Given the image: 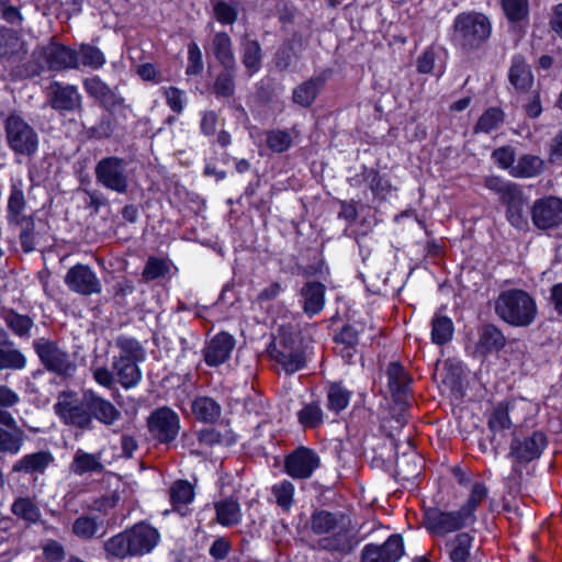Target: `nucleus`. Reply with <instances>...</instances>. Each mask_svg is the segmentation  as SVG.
<instances>
[{
	"instance_id": "nucleus-1",
	"label": "nucleus",
	"mask_w": 562,
	"mask_h": 562,
	"mask_svg": "<svg viewBox=\"0 0 562 562\" xmlns=\"http://www.w3.org/2000/svg\"><path fill=\"white\" fill-rule=\"evenodd\" d=\"M307 526L318 537L313 546L315 550L346 557L352 553L359 543L351 520L341 512L316 509L312 513Z\"/></svg>"
},
{
	"instance_id": "nucleus-2",
	"label": "nucleus",
	"mask_w": 562,
	"mask_h": 562,
	"mask_svg": "<svg viewBox=\"0 0 562 562\" xmlns=\"http://www.w3.org/2000/svg\"><path fill=\"white\" fill-rule=\"evenodd\" d=\"M159 541L160 533L155 527L138 522L110 538L104 550L117 559L143 557L150 553Z\"/></svg>"
},
{
	"instance_id": "nucleus-3",
	"label": "nucleus",
	"mask_w": 562,
	"mask_h": 562,
	"mask_svg": "<svg viewBox=\"0 0 562 562\" xmlns=\"http://www.w3.org/2000/svg\"><path fill=\"white\" fill-rule=\"evenodd\" d=\"M115 346L119 355L113 356L111 368L123 389H133L143 378L138 363L145 359V349L137 339L125 335L115 339Z\"/></svg>"
},
{
	"instance_id": "nucleus-4",
	"label": "nucleus",
	"mask_w": 562,
	"mask_h": 562,
	"mask_svg": "<svg viewBox=\"0 0 562 562\" xmlns=\"http://www.w3.org/2000/svg\"><path fill=\"white\" fill-rule=\"evenodd\" d=\"M495 313L512 326L527 327L535 322L538 307L536 300L528 292L510 289L499 293L495 301Z\"/></svg>"
},
{
	"instance_id": "nucleus-5",
	"label": "nucleus",
	"mask_w": 562,
	"mask_h": 562,
	"mask_svg": "<svg viewBox=\"0 0 562 562\" xmlns=\"http://www.w3.org/2000/svg\"><path fill=\"white\" fill-rule=\"evenodd\" d=\"M492 24L479 12H463L454 18L451 40L463 52L480 49L491 37Z\"/></svg>"
},
{
	"instance_id": "nucleus-6",
	"label": "nucleus",
	"mask_w": 562,
	"mask_h": 562,
	"mask_svg": "<svg viewBox=\"0 0 562 562\" xmlns=\"http://www.w3.org/2000/svg\"><path fill=\"white\" fill-rule=\"evenodd\" d=\"M32 345L41 364L47 371L61 378H70L76 373L77 363L74 357L58 341L40 337Z\"/></svg>"
},
{
	"instance_id": "nucleus-7",
	"label": "nucleus",
	"mask_w": 562,
	"mask_h": 562,
	"mask_svg": "<svg viewBox=\"0 0 562 562\" xmlns=\"http://www.w3.org/2000/svg\"><path fill=\"white\" fill-rule=\"evenodd\" d=\"M547 437L541 431H533L526 437H514L510 442L509 457L514 459L508 482L513 487H519L522 477L521 464L540 458L547 447Z\"/></svg>"
},
{
	"instance_id": "nucleus-8",
	"label": "nucleus",
	"mask_w": 562,
	"mask_h": 562,
	"mask_svg": "<svg viewBox=\"0 0 562 562\" xmlns=\"http://www.w3.org/2000/svg\"><path fill=\"white\" fill-rule=\"evenodd\" d=\"M5 139L15 156L33 157L40 146L36 130L21 115L10 114L4 121Z\"/></svg>"
},
{
	"instance_id": "nucleus-9",
	"label": "nucleus",
	"mask_w": 562,
	"mask_h": 562,
	"mask_svg": "<svg viewBox=\"0 0 562 562\" xmlns=\"http://www.w3.org/2000/svg\"><path fill=\"white\" fill-rule=\"evenodd\" d=\"M54 412L66 425L81 429L91 428V414L86 403V391L81 398L72 391L60 392L54 404Z\"/></svg>"
},
{
	"instance_id": "nucleus-10",
	"label": "nucleus",
	"mask_w": 562,
	"mask_h": 562,
	"mask_svg": "<svg viewBox=\"0 0 562 562\" xmlns=\"http://www.w3.org/2000/svg\"><path fill=\"white\" fill-rule=\"evenodd\" d=\"M128 162L117 156L100 159L94 167L97 182L119 194H124L130 186Z\"/></svg>"
},
{
	"instance_id": "nucleus-11",
	"label": "nucleus",
	"mask_w": 562,
	"mask_h": 562,
	"mask_svg": "<svg viewBox=\"0 0 562 562\" xmlns=\"http://www.w3.org/2000/svg\"><path fill=\"white\" fill-rule=\"evenodd\" d=\"M423 522L425 528L437 537L460 531L472 525L460 508L448 512L439 507L425 508Z\"/></svg>"
},
{
	"instance_id": "nucleus-12",
	"label": "nucleus",
	"mask_w": 562,
	"mask_h": 562,
	"mask_svg": "<svg viewBox=\"0 0 562 562\" xmlns=\"http://www.w3.org/2000/svg\"><path fill=\"white\" fill-rule=\"evenodd\" d=\"M150 435L160 443L172 442L180 429V418L168 407L155 409L147 420Z\"/></svg>"
},
{
	"instance_id": "nucleus-13",
	"label": "nucleus",
	"mask_w": 562,
	"mask_h": 562,
	"mask_svg": "<svg viewBox=\"0 0 562 562\" xmlns=\"http://www.w3.org/2000/svg\"><path fill=\"white\" fill-rule=\"evenodd\" d=\"M38 58L47 66L49 70L63 71L66 69H78L79 58L76 49L70 48L57 42L48 44L37 49Z\"/></svg>"
},
{
	"instance_id": "nucleus-14",
	"label": "nucleus",
	"mask_w": 562,
	"mask_h": 562,
	"mask_svg": "<svg viewBox=\"0 0 562 562\" xmlns=\"http://www.w3.org/2000/svg\"><path fill=\"white\" fill-rule=\"evenodd\" d=\"M403 554V538L393 533L383 543H367L360 552V562H397Z\"/></svg>"
},
{
	"instance_id": "nucleus-15",
	"label": "nucleus",
	"mask_w": 562,
	"mask_h": 562,
	"mask_svg": "<svg viewBox=\"0 0 562 562\" xmlns=\"http://www.w3.org/2000/svg\"><path fill=\"white\" fill-rule=\"evenodd\" d=\"M47 102L58 112H76L82 109V95L75 85L53 81L47 87Z\"/></svg>"
},
{
	"instance_id": "nucleus-16",
	"label": "nucleus",
	"mask_w": 562,
	"mask_h": 562,
	"mask_svg": "<svg viewBox=\"0 0 562 562\" xmlns=\"http://www.w3.org/2000/svg\"><path fill=\"white\" fill-rule=\"evenodd\" d=\"M64 281L70 291L80 295L89 296L102 291L101 281L88 265L77 263L71 267Z\"/></svg>"
},
{
	"instance_id": "nucleus-17",
	"label": "nucleus",
	"mask_w": 562,
	"mask_h": 562,
	"mask_svg": "<svg viewBox=\"0 0 562 562\" xmlns=\"http://www.w3.org/2000/svg\"><path fill=\"white\" fill-rule=\"evenodd\" d=\"M531 220L539 229H550L562 224V199L546 196L533 202Z\"/></svg>"
},
{
	"instance_id": "nucleus-18",
	"label": "nucleus",
	"mask_w": 562,
	"mask_h": 562,
	"mask_svg": "<svg viewBox=\"0 0 562 562\" xmlns=\"http://www.w3.org/2000/svg\"><path fill=\"white\" fill-rule=\"evenodd\" d=\"M321 465L318 454L308 448L300 447L285 459V472L293 479H308Z\"/></svg>"
},
{
	"instance_id": "nucleus-19",
	"label": "nucleus",
	"mask_w": 562,
	"mask_h": 562,
	"mask_svg": "<svg viewBox=\"0 0 562 562\" xmlns=\"http://www.w3.org/2000/svg\"><path fill=\"white\" fill-rule=\"evenodd\" d=\"M0 454H19L26 440L25 431L12 415H0Z\"/></svg>"
},
{
	"instance_id": "nucleus-20",
	"label": "nucleus",
	"mask_w": 562,
	"mask_h": 562,
	"mask_svg": "<svg viewBox=\"0 0 562 562\" xmlns=\"http://www.w3.org/2000/svg\"><path fill=\"white\" fill-rule=\"evenodd\" d=\"M484 187L498 196V201L506 206V210L527 199L522 188L518 183L498 176L486 177Z\"/></svg>"
},
{
	"instance_id": "nucleus-21",
	"label": "nucleus",
	"mask_w": 562,
	"mask_h": 562,
	"mask_svg": "<svg viewBox=\"0 0 562 562\" xmlns=\"http://www.w3.org/2000/svg\"><path fill=\"white\" fill-rule=\"evenodd\" d=\"M235 338L225 331L216 334L210 339L204 349L203 356L207 366L217 367L226 362L235 348Z\"/></svg>"
},
{
	"instance_id": "nucleus-22",
	"label": "nucleus",
	"mask_w": 562,
	"mask_h": 562,
	"mask_svg": "<svg viewBox=\"0 0 562 562\" xmlns=\"http://www.w3.org/2000/svg\"><path fill=\"white\" fill-rule=\"evenodd\" d=\"M387 386L394 402L403 412L407 406V392L411 379L398 362H390L386 369Z\"/></svg>"
},
{
	"instance_id": "nucleus-23",
	"label": "nucleus",
	"mask_w": 562,
	"mask_h": 562,
	"mask_svg": "<svg viewBox=\"0 0 562 562\" xmlns=\"http://www.w3.org/2000/svg\"><path fill=\"white\" fill-rule=\"evenodd\" d=\"M474 541L471 532L460 531L445 541L442 550L450 562H471Z\"/></svg>"
},
{
	"instance_id": "nucleus-24",
	"label": "nucleus",
	"mask_w": 562,
	"mask_h": 562,
	"mask_svg": "<svg viewBox=\"0 0 562 562\" xmlns=\"http://www.w3.org/2000/svg\"><path fill=\"white\" fill-rule=\"evenodd\" d=\"M86 403L90 408L91 420L111 426L121 418V412L108 400L101 397L92 390H86Z\"/></svg>"
},
{
	"instance_id": "nucleus-25",
	"label": "nucleus",
	"mask_w": 562,
	"mask_h": 562,
	"mask_svg": "<svg viewBox=\"0 0 562 562\" xmlns=\"http://www.w3.org/2000/svg\"><path fill=\"white\" fill-rule=\"evenodd\" d=\"M54 461L49 451L29 453L16 460L11 468L13 473H23L31 476L44 474L48 465Z\"/></svg>"
},
{
	"instance_id": "nucleus-26",
	"label": "nucleus",
	"mask_w": 562,
	"mask_h": 562,
	"mask_svg": "<svg viewBox=\"0 0 562 562\" xmlns=\"http://www.w3.org/2000/svg\"><path fill=\"white\" fill-rule=\"evenodd\" d=\"M82 83L86 92L106 109H112L123 103V99L115 89L110 88L99 76L86 78Z\"/></svg>"
},
{
	"instance_id": "nucleus-27",
	"label": "nucleus",
	"mask_w": 562,
	"mask_h": 562,
	"mask_svg": "<svg viewBox=\"0 0 562 562\" xmlns=\"http://www.w3.org/2000/svg\"><path fill=\"white\" fill-rule=\"evenodd\" d=\"M211 50L216 60L225 69H236V58L233 50V41L231 36L224 32H215L211 41Z\"/></svg>"
},
{
	"instance_id": "nucleus-28",
	"label": "nucleus",
	"mask_w": 562,
	"mask_h": 562,
	"mask_svg": "<svg viewBox=\"0 0 562 562\" xmlns=\"http://www.w3.org/2000/svg\"><path fill=\"white\" fill-rule=\"evenodd\" d=\"M325 285L317 281L306 282L301 289L303 311L308 316L321 313L325 305Z\"/></svg>"
},
{
	"instance_id": "nucleus-29",
	"label": "nucleus",
	"mask_w": 562,
	"mask_h": 562,
	"mask_svg": "<svg viewBox=\"0 0 562 562\" xmlns=\"http://www.w3.org/2000/svg\"><path fill=\"white\" fill-rule=\"evenodd\" d=\"M72 533L85 541L103 537L105 533L104 520L100 516L81 515L72 522Z\"/></svg>"
},
{
	"instance_id": "nucleus-30",
	"label": "nucleus",
	"mask_w": 562,
	"mask_h": 562,
	"mask_svg": "<svg viewBox=\"0 0 562 562\" xmlns=\"http://www.w3.org/2000/svg\"><path fill=\"white\" fill-rule=\"evenodd\" d=\"M270 355L290 374L300 371L306 363L303 352L288 345H284L282 349L274 346L270 350Z\"/></svg>"
},
{
	"instance_id": "nucleus-31",
	"label": "nucleus",
	"mask_w": 562,
	"mask_h": 562,
	"mask_svg": "<svg viewBox=\"0 0 562 562\" xmlns=\"http://www.w3.org/2000/svg\"><path fill=\"white\" fill-rule=\"evenodd\" d=\"M508 78L515 89L520 92L528 91L532 86L533 75L522 56L516 55L512 58Z\"/></svg>"
},
{
	"instance_id": "nucleus-32",
	"label": "nucleus",
	"mask_w": 562,
	"mask_h": 562,
	"mask_svg": "<svg viewBox=\"0 0 562 562\" xmlns=\"http://www.w3.org/2000/svg\"><path fill=\"white\" fill-rule=\"evenodd\" d=\"M11 513L27 526L44 524L38 505L30 496L16 497L11 504Z\"/></svg>"
},
{
	"instance_id": "nucleus-33",
	"label": "nucleus",
	"mask_w": 562,
	"mask_h": 562,
	"mask_svg": "<svg viewBox=\"0 0 562 562\" xmlns=\"http://www.w3.org/2000/svg\"><path fill=\"white\" fill-rule=\"evenodd\" d=\"M69 469L76 475L101 473L104 470L102 452L89 453L78 449L72 458Z\"/></svg>"
},
{
	"instance_id": "nucleus-34",
	"label": "nucleus",
	"mask_w": 562,
	"mask_h": 562,
	"mask_svg": "<svg viewBox=\"0 0 562 562\" xmlns=\"http://www.w3.org/2000/svg\"><path fill=\"white\" fill-rule=\"evenodd\" d=\"M216 521L223 527H233L241 521L243 514L239 502L234 497H225L214 504Z\"/></svg>"
},
{
	"instance_id": "nucleus-35",
	"label": "nucleus",
	"mask_w": 562,
	"mask_h": 562,
	"mask_svg": "<svg viewBox=\"0 0 562 562\" xmlns=\"http://www.w3.org/2000/svg\"><path fill=\"white\" fill-rule=\"evenodd\" d=\"M544 161L535 155L526 154L518 158L509 173L515 178H533L543 170Z\"/></svg>"
},
{
	"instance_id": "nucleus-36",
	"label": "nucleus",
	"mask_w": 562,
	"mask_h": 562,
	"mask_svg": "<svg viewBox=\"0 0 562 562\" xmlns=\"http://www.w3.org/2000/svg\"><path fill=\"white\" fill-rule=\"evenodd\" d=\"M262 61V49L258 41L245 37L241 41V63L249 75L256 74Z\"/></svg>"
},
{
	"instance_id": "nucleus-37",
	"label": "nucleus",
	"mask_w": 562,
	"mask_h": 562,
	"mask_svg": "<svg viewBox=\"0 0 562 562\" xmlns=\"http://www.w3.org/2000/svg\"><path fill=\"white\" fill-rule=\"evenodd\" d=\"M324 85V78H311L293 90L292 99L296 104L310 106L316 99L319 90Z\"/></svg>"
},
{
	"instance_id": "nucleus-38",
	"label": "nucleus",
	"mask_w": 562,
	"mask_h": 562,
	"mask_svg": "<svg viewBox=\"0 0 562 562\" xmlns=\"http://www.w3.org/2000/svg\"><path fill=\"white\" fill-rule=\"evenodd\" d=\"M221 406L212 397H198L192 403V412L196 419L204 423H213L221 415Z\"/></svg>"
},
{
	"instance_id": "nucleus-39",
	"label": "nucleus",
	"mask_w": 562,
	"mask_h": 562,
	"mask_svg": "<svg viewBox=\"0 0 562 562\" xmlns=\"http://www.w3.org/2000/svg\"><path fill=\"white\" fill-rule=\"evenodd\" d=\"M201 445L213 447L215 445L232 446L236 442V436L231 429L224 428L223 431L216 428H204L196 432Z\"/></svg>"
},
{
	"instance_id": "nucleus-40",
	"label": "nucleus",
	"mask_w": 562,
	"mask_h": 562,
	"mask_svg": "<svg viewBox=\"0 0 562 562\" xmlns=\"http://www.w3.org/2000/svg\"><path fill=\"white\" fill-rule=\"evenodd\" d=\"M170 502L175 510L181 509L194 499V490L190 482L186 480L176 481L169 488Z\"/></svg>"
},
{
	"instance_id": "nucleus-41",
	"label": "nucleus",
	"mask_w": 562,
	"mask_h": 562,
	"mask_svg": "<svg viewBox=\"0 0 562 562\" xmlns=\"http://www.w3.org/2000/svg\"><path fill=\"white\" fill-rule=\"evenodd\" d=\"M505 345V337L494 325H485L480 331L477 346L485 352L499 350Z\"/></svg>"
},
{
	"instance_id": "nucleus-42",
	"label": "nucleus",
	"mask_w": 562,
	"mask_h": 562,
	"mask_svg": "<svg viewBox=\"0 0 562 562\" xmlns=\"http://www.w3.org/2000/svg\"><path fill=\"white\" fill-rule=\"evenodd\" d=\"M3 321L7 327L21 338L30 337V331L34 326V322L30 316L19 314L13 310L4 313Z\"/></svg>"
},
{
	"instance_id": "nucleus-43",
	"label": "nucleus",
	"mask_w": 562,
	"mask_h": 562,
	"mask_svg": "<svg viewBox=\"0 0 562 562\" xmlns=\"http://www.w3.org/2000/svg\"><path fill=\"white\" fill-rule=\"evenodd\" d=\"M431 340L437 345H445L453 335V323L448 316L435 314L431 321Z\"/></svg>"
},
{
	"instance_id": "nucleus-44",
	"label": "nucleus",
	"mask_w": 562,
	"mask_h": 562,
	"mask_svg": "<svg viewBox=\"0 0 562 562\" xmlns=\"http://www.w3.org/2000/svg\"><path fill=\"white\" fill-rule=\"evenodd\" d=\"M79 58V67H89L91 69H100L106 61L104 54L98 47L90 44H80L76 49Z\"/></svg>"
},
{
	"instance_id": "nucleus-45",
	"label": "nucleus",
	"mask_w": 562,
	"mask_h": 562,
	"mask_svg": "<svg viewBox=\"0 0 562 562\" xmlns=\"http://www.w3.org/2000/svg\"><path fill=\"white\" fill-rule=\"evenodd\" d=\"M351 398V392L341 383H333L327 390V408L334 413L344 411Z\"/></svg>"
},
{
	"instance_id": "nucleus-46",
	"label": "nucleus",
	"mask_w": 562,
	"mask_h": 562,
	"mask_svg": "<svg viewBox=\"0 0 562 562\" xmlns=\"http://www.w3.org/2000/svg\"><path fill=\"white\" fill-rule=\"evenodd\" d=\"M487 497V487L483 483H475L467 502L460 507L461 512L473 525L476 521V508Z\"/></svg>"
},
{
	"instance_id": "nucleus-47",
	"label": "nucleus",
	"mask_w": 562,
	"mask_h": 562,
	"mask_svg": "<svg viewBox=\"0 0 562 562\" xmlns=\"http://www.w3.org/2000/svg\"><path fill=\"white\" fill-rule=\"evenodd\" d=\"M301 43L291 40L284 43L276 53V66L280 70H285L292 66L300 57Z\"/></svg>"
},
{
	"instance_id": "nucleus-48",
	"label": "nucleus",
	"mask_w": 562,
	"mask_h": 562,
	"mask_svg": "<svg viewBox=\"0 0 562 562\" xmlns=\"http://www.w3.org/2000/svg\"><path fill=\"white\" fill-rule=\"evenodd\" d=\"M26 206L24 192L22 190L21 181L12 182L11 192L8 199V221L12 222L23 215Z\"/></svg>"
},
{
	"instance_id": "nucleus-49",
	"label": "nucleus",
	"mask_w": 562,
	"mask_h": 562,
	"mask_svg": "<svg viewBox=\"0 0 562 562\" xmlns=\"http://www.w3.org/2000/svg\"><path fill=\"white\" fill-rule=\"evenodd\" d=\"M503 121V111L498 108H490L480 116L474 126V133H491L498 128Z\"/></svg>"
},
{
	"instance_id": "nucleus-50",
	"label": "nucleus",
	"mask_w": 562,
	"mask_h": 562,
	"mask_svg": "<svg viewBox=\"0 0 562 562\" xmlns=\"http://www.w3.org/2000/svg\"><path fill=\"white\" fill-rule=\"evenodd\" d=\"M26 357L16 348L0 347V371L23 370L26 367Z\"/></svg>"
},
{
	"instance_id": "nucleus-51",
	"label": "nucleus",
	"mask_w": 562,
	"mask_h": 562,
	"mask_svg": "<svg viewBox=\"0 0 562 562\" xmlns=\"http://www.w3.org/2000/svg\"><path fill=\"white\" fill-rule=\"evenodd\" d=\"M235 71L236 69H223L214 82L213 90L217 98H229L235 92Z\"/></svg>"
},
{
	"instance_id": "nucleus-52",
	"label": "nucleus",
	"mask_w": 562,
	"mask_h": 562,
	"mask_svg": "<svg viewBox=\"0 0 562 562\" xmlns=\"http://www.w3.org/2000/svg\"><path fill=\"white\" fill-rule=\"evenodd\" d=\"M508 406L501 403L498 404L488 418V427L494 432L491 441L494 442L496 439V432L507 429L510 427L512 422L508 416Z\"/></svg>"
},
{
	"instance_id": "nucleus-53",
	"label": "nucleus",
	"mask_w": 562,
	"mask_h": 562,
	"mask_svg": "<svg viewBox=\"0 0 562 562\" xmlns=\"http://www.w3.org/2000/svg\"><path fill=\"white\" fill-rule=\"evenodd\" d=\"M213 4V16L214 19L224 25H232L236 22L238 16V10L234 4H231L224 0H214Z\"/></svg>"
},
{
	"instance_id": "nucleus-54",
	"label": "nucleus",
	"mask_w": 562,
	"mask_h": 562,
	"mask_svg": "<svg viewBox=\"0 0 562 562\" xmlns=\"http://www.w3.org/2000/svg\"><path fill=\"white\" fill-rule=\"evenodd\" d=\"M278 506L288 512L292 507L294 497V485L290 481H282L271 488Z\"/></svg>"
},
{
	"instance_id": "nucleus-55",
	"label": "nucleus",
	"mask_w": 562,
	"mask_h": 562,
	"mask_svg": "<svg viewBox=\"0 0 562 562\" xmlns=\"http://www.w3.org/2000/svg\"><path fill=\"white\" fill-rule=\"evenodd\" d=\"M502 7L510 22L522 21L529 14L528 0H502Z\"/></svg>"
},
{
	"instance_id": "nucleus-56",
	"label": "nucleus",
	"mask_w": 562,
	"mask_h": 562,
	"mask_svg": "<svg viewBox=\"0 0 562 562\" xmlns=\"http://www.w3.org/2000/svg\"><path fill=\"white\" fill-rule=\"evenodd\" d=\"M506 218L512 226L519 231L528 228V199L506 210Z\"/></svg>"
},
{
	"instance_id": "nucleus-57",
	"label": "nucleus",
	"mask_w": 562,
	"mask_h": 562,
	"mask_svg": "<svg viewBox=\"0 0 562 562\" xmlns=\"http://www.w3.org/2000/svg\"><path fill=\"white\" fill-rule=\"evenodd\" d=\"M267 146L274 153H283L292 146V136L284 130H272L267 133Z\"/></svg>"
},
{
	"instance_id": "nucleus-58",
	"label": "nucleus",
	"mask_w": 562,
	"mask_h": 562,
	"mask_svg": "<svg viewBox=\"0 0 562 562\" xmlns=\"http://www.w3.org/2000/svg\"><path fill=\"white\" fill-rule=\"evenodd\" d=\"M20 44V37L15 31L0 26V58L18 53Z\"/></svg>"
},
{
	"instance_id": "nucleus-59",
	"label": "nucleus",
	"mask_w": 562,
	"mask_h": 562,
	"mask_svg": "<svg viewBox=\"0 0 562 562\" xmlns=\"http://www.w3.org/2000/svg\"><path fill=\"white\" fill-rule=\"evenodd\" d=\"M299 420L304 427L314 428L323 422V411L317 404L305 405L299 412Z\"/></svg>"
},
{
	"instance_id": "nucleus-60",
	"label": "nucleus",
	"mask_w": 562,
	"mask_h": 562,
	"mask_svg": "<svg viewBox=\"0 0 562 562\" xmlns=\"http://www.w3.org/2000/svg\"><path fill=\"white\" fill-rule=\"evenodd\" d=\"M203 57L199 45L195 42H191L188 45V66L186 74L188 76L200 75L203 70Z\"/></svg>"
},
{
	"instance_id": "nucleus-61",
	"label": "nucleus",
	"mask_w": 562,
	"mask_h": 562,
	"mask_svg": "<svg viewBox=\"0 0 562 562\" xmlns=\"http://www.w3.org/2000/svg\"><path fill=\"white\" fill-rule=\"evenodd\" d=\"M369 177V188L372 191L373 195L379 199H385L391 190V183L387 179L380 175V172L375 169Z\"/></svg>"
},
{
	"instance_id": "nucleus-62",
	"label": "nucleus",
	"mask_w": 562,
	"mask_h": 562,
	"mask_svg": "<svg viewBox=\"0 0 562 562\" xmlns=\"http://www.w3.org/2000/svg\"><path fill=\"white\" fill-rule=\"evenodd\" d=\"M168 266L165 260L150 257L143 270V278L147 281L158 279L168 272Z\"/></svg>"
},
{
	"instance_id": "nucleus-63",
	"label": "nucleus",
	"mask_w": 562,
	"mask_h": 562,
	"mask_svg": "<svg viewBox=\"0 0 562 562\" xmlns=\"http://www.w3.org/2000/svg\"><path fill=\"white\" fill-rule=\"evenodd\" d=\"M0 18L14 26H21L24 21L20 9L12 5L9 0H0Z\"/></svg>"
},
{
	"instance_id": "nucleus-64",
	"label": "nucleus",
	"mask_w": 562,
	"mask_h": 562,
	"mask_svg": "<svg viewBox=\"0 0 562 562\" xmlns=\"http://www.w3.org/2000/svg\"><path fill=\"white\" fill-rule=\"evenodd\" d=\"M43 555L48 562H61L65 559L64 546L57 540H47L43 547Z\"/></svg>"
}]
</instances>
